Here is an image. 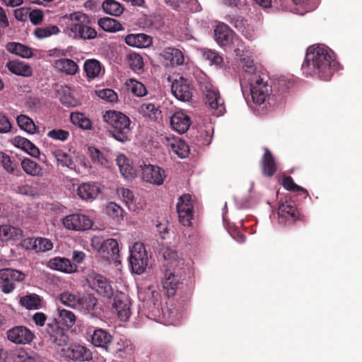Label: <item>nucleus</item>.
<instances>
[{"mask_svg":"<svg viewBox=\"0 0 362 362\" xmlns=\"http://www.w3.org/2000/svg\"><path fill=\"white\" fill-rule=\"evenodd\" d=\"M338 65L331 49L325 45H317L308 48L301 69L307 76H317L322 80L329 81Z\"/></svg>","mask_w":362,"mask_h":362,"instance_id":"f257e3e1","label":"nucleus"},{"mask_svg":"<svg viewBox=\"0 0 362 362\" xmlns=\"http://www.w3.org/2000/svg\"><path fill=\"white\" fill-rule=\"evenodd\" d=\"M239 57L243 64L245 73L243 80L247 81L250 87V93L252 100L257 105H262L269 96V87L267 86V76L260 74L255 70L250 51L246 48L243 42V47L238 52H233Z\"/></svg>","mask_w":362,"mask_h":362,"instance_id":"f03ea898","label":"nucleus"},{"mask_svg":"<svg viewBox=\"0 0 362 362\" xmlns=\"http://www.w3.org/2000/svg\"><path fill=\"white\" fill-rule=\"evenodd\" d=\"M163 257L169 268L164 272L161 284L167 296H173L180 284V270L184 268L185 261L175 250L170 247L163 249Z\"/></svg>","mask_w":362,"mask_h":362,"instance_id":"7ed1b4c3","label":"nucleus"},{"mask_svg":"<svg viewBox=\"0 0 362 362\" xmlns=\"http://www.w3.org/2000/svg\"><path fill=\"white\" fill-rule=\"evenodd\" d=\"M109 125V132L117 141L124 143L130 140V119L124 114L115 110L107 111L103 115Z\"/></svg>","mask_w":362,"mask_h":362,"instance_id":"20e7f679","label":"nucleus"},{"mask_svg":"<svg viewBox=\"0 0 362 362\" xmlns=\"http://www.w3.org/2000/svg\"><path fill=\"white\" fill-rule=\"evenodd\" d=\"M215 40L218 45L233 52L243 47V40L224 23H219L214 29Z\"/></svg>","mask_w":362,"mask_h":362,"instance_id":"39448f33","label":"nucleus"},{"mask_svg":"<svg viewBox=\"0 0 362 362\" xmlns=\"http://www.w3.org/2000/svg\"><path fill=\"white\" fill-rule=\"evenodd\" d=\"M86 282L88 286L99 296L110 298L114 295V290L110 281L105 276L92 271L87 274Z\"/></svg>","mask_w":362,"mask_h":362,"instance_id":"423d86ee","label":"nucleus"},{"mask_svg":"<svg viewBox=\"0 0 362 362\" xmlns=\"http://www.w3.org/2000/svg\"><path fill=\"white\" fill-rule=\"evenodd\" d=\"M25 279V274L17 269L4 268L0 269V290L4 293H12L16 284Z\"/></svg>","mask_w":362,"mask_h":362,"instance_id":"0eeeda50","label":"nucleus"},{"mask_svg":"<svg viewBox=\"0 0 362 362\" xmlns=\"http://www.w3.org/2000/svg\"><path fill=\"white\" fill-rule=\"evenodd\" d=\"M129 263L132 272L137 274H141L146 270L148 258L145 246L143 243H135L130 249Z\"/></svg>","mask_w":362,"mask_h":362,"instance_id":"6e6552de","label":"nucleus"},{"mask_svg":"<svg viewBox=\"0 0 362 362\" xmlns=\"http://www.w3.org/2000/svg\"><path fill=\"white\" fill-rule=\"evenodd\" d=\"M65 26L63 29L64 34L69 38L77 40V35L80 31V27L83 23H89L88 16L81 12H74L64 17Z\"/></svg>","mask_w":362,"mask_h":362,"instance_id":"1a4fd4ad","label":"nucleus"},{"mask_svg":"<svg viewBox=\"0 0 362 362\" xmlns=\"http://www.w3.org/2000/svg\"><path fill=\"white\" fill-rule=\"evenodd\" d=\"M139 298L144 303V306L153 317H160L161 313V303L158 291L148 286L144 291H139Z\"/></svg>","mask_w":362,"mask_h":362,"instance_id":"9d476101","label":"nucleus"},{"mask_svg":"<svg viewBox=\"0 0 362 362\" xmlns=\"http://www.w3.org/2000/svg\"><path fill=\"white\" fill-rule=\"evenodd\" d=\"M206 104L211 109L213 115L218 117L226 112L225 103L218 90L211 84L205 86Z\"/></svg>","mask_w":362,"mask_h":362,"instance_id":"9b49d317","label":"nucleus"},{"mask_svg":"<svg viewBox=\"0 0 362 362\" xmlns=\"http://www.w3.org/2000/svg\"><path fill=\"white\" fill-rule=\"evenodd\" d=\"M141 170L142 179L150 184L160 186L161 185L166 175L163 168L158 165H151L143 162L140 165Z\"/></svg>","mask_w":362,"mask_h":362,"instance_id":"f8f14e48","label":"nucleus"},{"mask_svg":"<svg viewBox=\"0 0 362 362\" xmlns=\"http://www.w3.org/2000/svg\"><path fill=\"white\" fill-rule=\"evenodd\" d=\"M62 224L68 230L82 231L90 228L93 222L86 215L73 214L66 216L62 219Z\"/></svg>","mask_w":362,"mask_h":362,"instance_id":"ddd939ff","label":"nucleus"},{"mask_svg":"<svg viewBox=\"0 0 362 362\" xmlns=\"http://www.w3.org/2000/svg\"><path fill=\"white\" fill-rule=\"evenodd\" d=\"M191 195L185 194L180 196L177 203V212L179 221L185 226H189L193 217Z\"/></svg>","mask_w":362,"mask_h":362,"instance_id":"4468645a","label":"nucleus"},{"mask_svg":"<svg viewBox=\"0 0 362 362\" xmlns=\"http://www.w3.org/2000/svg\"><path fill=\"white\" fill-rule=\"evenodd\" d=\"M45 334L51 343L58 346H66L69 339L66 332L55 321L47 324Z\"/></svg>","mask_w":362,"mask_h":362,"instance_id":"2eb2a0df","label":"nucleus"},{"mask_svg":"<svg viewBox=\"0 0 362 362\" xmlns=\"http://www.w3.org/2000/svg\"><path fill=\"white\" fill-rule=\"evenodd\" d=\"M132 303L129 297L123 293L117 295L114 298L112 307L122 321H127L132 315Z\"/></svg>","mask_w":362,"mask_h":362,"instance_id":"dca6fc26","label":"nucleus"},{"mask_svg":"<svg viewBox=\"0 0 362 362\" xmlns=\"http://www.w3.org/2000/svg\"><path fill=\"white\" fill-rule=\"evenodd\" d=\"M8 339L15 344H27L30 343L33 338V333L26 327L16 326L7 331Z\"/></svg>","mask_w":362,"mask_h":362,"instance_id":"f3484780","label":"nucleus"},{"mask_svg":"<svg viewBox=\"0 0 362 362\" xmlns=\"http://www.w3.org/2000/svg\"><path fill=\"white\" fill-rule=\"evenodd\" d=\"M171 91L173 95L179 100L189 101L192 96V90L187 81L182 76L175 79L171 85Z\"/></svg>","mask_w":362,"mask_h":362,"instance_id":"a211bd4d","label":"nucleus"},{"mask_svg":"<svg viewBox=\"0 0 362 362\" xmlns=\"http://www.w3.org/2000/svg\"><path fill=\"white\" fill-rule=\"evenodd\" d=\"M170 122L173 129L179 134L185 133L192 124L190 117L182 110L175 111L170 117Z\"/></svg>","mask_w":362,"mask_h":362,"instance_id":"6ab92c4d","label":"nucleus"},{"mask_svg":"<svg viewBox=\"0 0 362 362\" xmlns=\"http://www.w3.org/2000/svg\"><path fill=\"white\" fill-rule=\"evenodd\" d=\"M47 266L54 270L59 271L66 274H71L77 271V265L70 259L64 257H54L51 259Z\"/></svg>","mask_w":362,"mask_h":362,"instance_id":"aec40b11","label":"nucleus"},{"mask_svg":"<svg viewBox=\"0 0 362 362\" xmlns=\"http://www.w3.org/2000/svg\"><path fill=\"white\" fill-rule=\"evenodd\" d=\"M173 9L178 11L199 12L202 8L197 0H164Z\"/></svg>","mask_w":362,"mask_h":362,"instance_id":"412c9836","label":"nucleus"},{"mask_svg":"<svg viewBox=\"0 0 362 362\" xmlns=\"http://www.w3.org/2000/svg\"><path fill=\"white\" fill-rule=\"evenodd\" d=\"M112 339L111 334L103 329L94 330L91 336V343L93 346L104 349L105 351H111L110 347Z\"/></svg>","mask_w":362,"mask_h":362,"instance_id":"4be33fe9","label":"nucleus"},{"mask_svg":"<svg viewBox=\"0 0 362 362\" xmlns=\"http://www.w3.org/2000/svg\"><path fill=\"white\" fill-rule=\"evenodd\" d=\"M65 357L74 361H88L90 358L89 350L83 346L71 345L66 349H62Z\"/></svg>","mask_w":362,"mask_h":362,"instance_id":"5701e85b","label":"nucleus"},{"mask_svg":"<svg viewBox=\"0 0 362 362\" xmlns=\"http://www.w3.org/2000/svg\"><path fill=\"white\" fill-rule=\"evenodd\" d=\"M23 230L10 224L0 225V242L5 243L9 240H18L23 238Z\"/></svg>","mask_w":362,"mask_h":362,"instance_id":"b1692460","label":"nucleus"},{"mask_svg":"<svg viewBox=\"0 0 362 362\" xmlns=\"http://www.w3.org/2000/svg\"><path fill=\"white\" fill-rule=\"evenodd\" d=\"M278 215L281 221H294L298 217V212L292 202L281 203L278 209Z\"/></svg>","mask_w":362,"mask_h":362,"instance_id":"393cba45","label":"nucleus"},{"mask_svg":"<svg viewBox=\"0 0 362 362\" xmlns=\"http://www.w3.org/2000/svg\"><path fill=\"white\" fill-rule=\"evenodd\" d=\"M160 56L165 60L170 62L173 66H180L185 63V55L182 50L178 48L168 47L163 49Z\"/></svg>","mask_w":362,"mask_h":362,"instance_id":"a878e982","label":"nucleus"},{"mask_svg":"<svg viewBox=\"0 0 362 362\" xmlns=\"http://www.w3.org/2000/svg\"><path fill=\"white\" fill-rule=\"evenodd\" d=\"M124 42L130 47L146 48L152 44V37L144 33L129 34L125 37Z\"/></svg>","mask_w":362,"mask_h":362,"instance_id":"bb28decb","label":"nucleus"},{"mask_svg":"<svg viewBox=\"0 0 362 362\" xmlns=\"http://www.w3.org/2000/svg\"><path fill=\"white\" fill-rule=\"evenodd\" d=\"M121 175L127 180H132L136 176L132 162L124 154H119L116 159Z\"/></svg>","mask_w":362,"mask_h":362,"instance_id":"cd10ccee","label":"nucleus"},{"mask_svg":"<svg viewBox=\"0 0 362 362\" xmlns=\"http://www.w3.org/2000/svg\"><path fill=\"white\" fill-rule=\"evenodd\" d=\"M100 192V188L96 183L85 182L78 187V195L83 200H93Z\"/></svg>","mask_w":362,"mask_h":362,"instance_id":"c85d7f7f","label":"nucleus"},{"mask_svg":"<svg viewBox=\"0 0 362 362\" xmlns=\"http://www.w3.org/2000/svg\"><path fill=\"white\" fill-rule=\"evenodd\" d=\"M83 69L88 81L99 78L103 74L101 64L95 59H87L84 62Z\"/></svg>","mask_w":362,"mask_h":362,"instance_id":"c756f323","label":"nucleus"},{"mask_svg":"<svg viewBox=\"0 0 362 362\" xmlns=\"http://www.w3.org/2000/svg\"><path fill=\"white\" fill-rule=\"evenodd\" d=\"M13 143L16 147L22 149L33 157H37L40 155L38 148L26 138L15 136Z\"/></svg>","mask_w":362,"mask_h":362,"instance_id":"7c9ffc66","label":"nucleus"},{"mask_svg":"<svg viewBox=\"0 0 362 362\" xmlns=\"http://www.w3.org/2000/svg\"><path fill=\"white\" fill-rule=\"evenodd\" d=\"M24 245L27 248H32L36 252H46L52 249L53 244L49 239L37 238L35 240H25Z\"/></svg>","mask_w":362,"mask_h":362,"instance_id":"2f4dec72","label":"nucleus"},{"mask_svg":"<svg viewBox=\"0 0 362 362\" xmlns=\"http://www.w3.org/2000/svg\"><path fill=\"white\" fill-rule=\"evenodd\" d=\"M53 65L57 70L69 75H74L78 70V66L74 61L66 58L55 60Z\"/></svg>","mask_w":362,"mask_h":362,"instance_id":"473e14b6","label":"nucleus"},{"mask_svg":"<svg viewBox=\"0 0 362 362\" xmlns=\"http://www.w3.org/2000/svg\"><path fill=\"white\" fill-rule=\"evenodd\" d=\"M103 252L104 257L109 260L117 261L119 256V245L116 240L110 238L106 240L103 243Z\"/></svg>","mask_w":362,"mask_h":362,"instance_id":"72a5a7b5","label":"nucleus"},{"mask_svg":"<svg viewBox=\"0 0 362 362\" xmlns=\"http://www.w3.org/2000/svg\"><path fill=\"white\" fill-rule=\"evenodd\" d=\"M21 164L23 171L30 176L42 177L44 175V170L41 165L30 158L23 159Z\"/></svg>","mask_w":362,"mask_h":362,"instance_id":"f704fd0d","label":"nucleus"},{"mask_svg":"<svg viewBox=\"0 0 362 362\" xmlns=\"http://www.w3.org/2000/svg\"><path fill=\"white\" fill-rule=\"evenodd\" d=\"M97 303L98 300L95 297L91 295L85 296L81 294L79 306L77 310L83 313H91L93 315L96 310Z\"/></svg>","mask_w":362,"mask_h":362,"instance_id":"c9c22d12","label":"nucleus"},{"mask_svg":"<svg viewBox=\"0 0 362 362\" xmlns=\"http://www.w3.org/2000/svg\"><path fill=\"white\" fill-rule=\"evenodd\" d=\"M168 145L171 151L181 158H185L189 154L188 144L180 139H173Z\"/></svg>","mask_w":362,"mask_h":362,"instance_id":"e433bc0d","label":"nucleus"},{"mask_svg":"<svg viewBox=\"0 0 362 362\" xmlns=\"http://www.w3.org/2000/svg\"><path fill=\"white\" fill-rule=\"evenodd\" d=\"M185 311L184 308H178L176 304L171 305L165 311H162L163 317L170 324H177L182 317Z\"/></svg>","mask_w":362,"mask_h":362,"instance_id":"4c0bfd02","label":"nucleus"},{"mask_svg":"<svg viewBox=\"0 0 362 362\" xmlns=\"http://www.w3.org/2000/svg\"><path fill=\"white\" fill-rule=\"evenodd\" d=\"M52 156L55 158L58 165L63 168L72 169L74 167V161L71 156L59 148H55L51 151Z\"/></svg>","mask_w":362,"mask_h":362,"instance_id":"58836bf2","label":"nucleus"},{"mask_svg":"<svg viewBox=\"0 0 362 362\" xmlns=\"http://www.w3.org/2000/svg\"><path fill=\"white\" fill-rule=\"evenodd\" d=\"M7 67L11 72L18 76H30L33 73L31 67L23 62L16 61L8 62L7 63Z\"/></svg>","mask_w":362,"mask_h":362,"instance_id":"ea45409f","label":"nucleus"},{"mask_svg":"<svg viewBox=\"0 0 362 362\" xmlns=\"http://www.w3.org/2000/svg\"><path fill=\"white\" fill-rule=\"evenodd\" d=\"M262 168L263 174L268 177L272 176L276 170L274 159L268 150H266L262 157Z\"/></svg>","mask_w":362,"mask_h":362,"instance_id":"a19ab883","label":"nucleus"},{"mask_svg":"<svg viewBox=\"0 0 362 362\" xmlns=\"http://www.w3.org/2000/svg\"><path fill=\"white\" fill-rule=\"evenodd\" d=\"M6 49L23 58H30L33 56L32 49L19 42H8L6 45Z\"/></svg>","mask_w":362,"mask_h":362,"instance_id":"79ce46f5","label":"nucleus"},{"mask_svg":"<svg viewBox=\"0 0 362 362\" xmlns=\"http://www.w3.org/2000/svg\"><path fill=\"white\" fill-rule=\"evenodd\" d=\"M81 294L78 293H73L69 291H65L59 295L61 303L65 306L77 310L79 306Z\"/></svg>","mask_w":362,"mask_h":362,"instance_id":"37998d69","label":"nucleus"},{"mask_svg":"<svg viewBox=\"0 0 362 362\" xmlns=\"http://www.w3.org/2000/svg\"><path fill=\"white\" fill-rule=\"evenodd\" d=\"M103 11L111 16H119L124 12V6L116 0H105L102 4Z\"/></svg>","mask_w":362,"mask_h":362,"instance_id":"c03bdc74","label":"nucleus"},{"mask_svg":"<svg viewBox=\"0 0 362 362\" xmlns=\"http://www.w3.org/2000/svg\"><path fill=\"white\" fill-rule=\"evenodd\" d=\"M139 112L144 117L152 120H157L161 116V111L159 107L151 103H143L139 107Z\"/></svg>","mask_w":362,"mask_h":362,"instance_id":"a18cd8bd","label":"nucleus"},{"mask_svg":"<svg viewBox=\"0 0 362 362\" xmlns=\"http://www.w3.org/2000/svg\"><path fill=\"white\" fill-rule=\"evenodd\" d=\"M98 25L103 30L110 33H115L122 29V25L118 21L109 17L100 18L98 21Z\"/></svg>","mask_w":362,"mask_h":362,"instance_id":"49530a36","label":"nucleus"},{"mask_svg":"<svg viewBox=\"0 0 362 362\" xmlns=\"http://www.w3.org/2000/svg\"><path fill=\"white\" fill-rule=\"evenodd\" d=\"M16 122L21 129L33 134L36 132V125L33 120L25 115H20L16 118Z\"/></svg>","mask_w":362,"mask_h":362,"instance_id":"de8ad7c7","label":"nucleus"},{"mask_svg":"<svg viewBox=\"0 0 362 362\" xmlns=\"http://www.w3.org/2000/svg\"><path fill=\"white\" fill-rule=\"evenodd\" d=\"M20 303L27 309H38L40 307L41 299L38 295L34 293L21 297Z\"/></svg>","mask_w":362,"mask_h":362,"instance_id":"09e8293b","label":"nucleus"},{"mask_svg":"<svg viewBox=\"0 0 362 362\" xmlns=\"http://www.w3.org/2000/svg\"><path fill=\"white\" fill-rule=\"evenodd\" d=\"M71 122L83 129H90L92 123L89 118L81 112H72L70 115Z\"/></svg>","mask_w":362,"mask_h":362,"instance_id":"8fccbe9b","label":"nucleus"},{"mask_svg":"<svg viewBox=\"0 0 362 362\" xmlns=\"http://www.w3.org/2000/svg\"><path fill=\"white\" fill-rule=\"evenodd\" d=\"M106 213L116 222L119 223L123 220L124 211L122 208L115 202H110L106 206Z\"/></svg>","mask_w":362,"mask_h":362,"instance_id":"3c124183","label":"nucleus"},{"mask_svg":"<svg viewBox=\"0 0 362 362\" xmlns=\"http://www.w3.org/2000/svg\"><path fill=\"white\" fill-rule=\"evenodd\" d=\"M126 85L131 92L138 97L145 96L148 93L145 86L135 79L127 80Z\"/></svg>","mask_w":362,"mask_h":362,"instance_id":"603ef678","label":"nucleus"},{"mask_svg":"<svg viewBox=\"0 0 362 362\" xmlns=\"http://www.w3.org/2000/svg\"><path fill=\"white\" fill-rule=\"evenodd\" d=\"M281 185L283 187L288 191L300 192L303 194L305 197L308 195V191L303 188L302 187L296 185L291 177L285 176L283 177L281 181Z\"/></svg>","mask_w":362,"mask_h":362,"instance_id":"864d4df0","label":"nucleus"},{"mask_svg":"<svg viewBox=\"0 0 362 362\" xmlns=\"http://www.w3.org/2000/svg\"><path fill=\"white\" fill-rule=\"evenodd\" d=\"M59 33V28L57 25H53L37 28L34 32L35 35L39 39L48 37L53 35H57Z\"/></svg>","mask_w":362,"mask_h":362,"instance_id":"5fc2aeb1","label":"nucleus"},{"mask_svg":"<svg viewBox=\"0 0 362 362\" xmlns=\"http://www.w3.org/2000/svg\"><path fill=\"white\" fill-rule=\"evenodd\" d=\"M89 23H83L80 27L79 33L77 35V40H92L96 37L97 32L88 24Z\"/></svg>","mask_w":362,"mask_h":362,"instance_id":"6e6d98bb","label":"nucleus"},{"mask_svg":"<svg viewBox=\"0 0 362 362\" xmlns=\"http://www.w3.org/2000/svg\"><path fill=\"white\" fill-rule=\"evenodd\" d=\"M59 317L62 322L67 327H71L76 322V315L70 310L58 308Z\"/></svg>","mask_w":362,"mask_h":362,"instance_id":"4d7b16f0","label":"nucleus"},{"mask_svg":"<svg viewBox=\"0 0 362 362\" xmlns=\"http://www.w3.org/2000/svg\"><path fill=\"white\" fill-rule=\"evenodd\" d=\"M0 162L4 168L9 173H13L17 168V163L14 158H11L8 154L0 153Z\"/></svg>","mask_w":362,"mask_h":362,"instance_id":"13d9d810","label":"nucleus"},{"mask_svg":"<svg viewBox=\"0 0 362 362\" xmlns=\"http://www.w3.org/2000/svg\"><path fill=\"white\" fill-rule=\"evenodd\" d=\"M129 64L134 71H141L144 67L143 58L137 53H132L129 54Z\"/></svg>","mask_w":362,"mask_h":362,"instance_id":"bf43d9fd","label":"nucleus"},{"mask_svg":"<svg viewBox=\"0 0 362 362\" xmlns=\"http://www.w3.org/2000/svg\"><path fill=\"white\" fill-rule=\"evenodd\" d=\"M15 362H34L35 359L23 349H19L13 353Z\"/></svg>","mask_w":362,"mask_h":362,"instance_id":"052dcab7","label":"nucleus"},{"mask_svg":"<svg viewBox=\"0 0 362 362\" xmlns=\"http://www.w3.org/2000/svg\"><path fill=\"white\" fill-rule=\"evenodd\" d=\"M47 135L52 139L64 141L68 139L69 132L61 129H54L49 131Z\"/></svg>","mask_w":362,"mask_h":362,"instance_id":"680f3d73","label":"nucleus"},{"mask_svg":"<svg viewBox=\"0 0 362 362\" xmlns=\"http://www.w3.org/2000/svg\"><path fill=\"white\" fill-rule=\"evenodd\" d=\"M98 95L101 99L110 103H115L117 101V95L112 89H103L98 92Z\"/></svg>","mask_w":362,"mask_h":362,"instance_id":"e2e57ef3","label":"nucleus"},{"mask_svg":"<svg viewBox=\"0 0 362 362\" xmlns=\"http://www.w3.org/2000/svg\"><path fill=\"white\" fill-rule=\"evenodd\" d=\"M89 152L94 163H98L101 165H106L107 164V160L98 148L90 147L89 148Z\"/></svg>","mask_w":362,"mask_h":362,"instance_id":"0e129e2a","label":"nucleus"},{"mask_svg":"<svg viewBox=\"0 0 362 362\" xmlns=\"http://www.w3.org/2000/svg\"><path fill=\"white\" fill-rule=\"evenodd\" d=\"M204 57L210 62L211 64L219 65L223 62V58L216 52L206 49L204 51Z\"/></svg>","mask_w":362,"mask_h":362,"instance_id":"69168bd1","label":"nucleus"},{"mask_svg":"<svg viewBox=\"0 0 362 362\" xmlns=\"http://www.w3.org/2000/svg\"><path fill=\"white\" fill-rule=\"evenodd\" d=\"M118 194L122 197L127 206L130 208L134 201L133 192L129 189L122 187L118 189Z\"/></svg>","mask_w":362,"mask_h":362,"instance_id":"338daca9","label":"nucleus"},{"mask_svg":"<svg viewBox=\"0 0 362 362\" xmlns=\"http://www.w3.org/2000/svg\"><path fill=\"white\" fill-rule=\"evenodd\" d=\"M199 133L201 137L199 139L201 144L204 146L209 145L211 141L213 128L201 130Z\"/></svg>","mask_w":362,"mask_h":362,"instance_id":"774afa93","label":"nucleus"}]
</instances>
